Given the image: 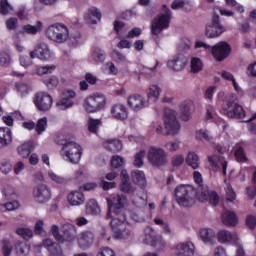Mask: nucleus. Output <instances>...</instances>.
I'll return each mask as SVG.
<instances>
[{
    "mask_svg": "<svg viewBox=\"0 0 256 256\" xmlns=\"http://www.w3.org/2000/svg\"><path fill=\"white\" fill-rule=\"evenodd\" d=\"M225 97V98H223ZM218 99L223 101L222 103V113L223 115H227L229 119H244L245 118V110L243 106L237 104L235 100L237 96L234 94H228L225 96V93L220 92L218 94Z\"/></svg>",
    "mask_w": 256,
    "mask_h": 256,
    "instance_id": "f257e3e1",
    "label": "nucleus"
},
{
    "mask_svg": "<svg viewBox=\"0 0 256 256\" xmlns=\"http://www.w3.org/2000/svg\"><path fill=\"white\" fill-rule=\"evenodd\" d=\"M56 143L58 145H62L61 155L64 157L66 161L77 165L79 161H81V155L83 150L81 149V145L66 139L65 136L60 135L58 136Z\"/></svg>",
    "mask_w": 256,
    "mask_h": 256,
    "instance_id": "f03ea898",
    "label": "nucleus"
},
{
    "mask_svg": "<svg viewBox=\"0 0 256 256\" xmlns=\"http://www.w3.org/2000/svg\"><path fill=\"white\" fill-rule=\"evenodd\" d=\"M196 49H205V51H210L216 61H225L227 57L231 55V45L225 41L219 42L218 44L211 47V45L198 40L195 43Z\"/></svg>",
    "mask_w": 256,
    "mask_h": 256,
    "instance_id": "7ed1b4c3",
    "label": "nucleus"
},
{
    "mask_svg": "<svg viewBox=\"0 0 256 256\" xmlns=\"http://www.w3.org/2000/svg\"><path fill=\"white\" fill-rule=\"evenodd\" d=\"M194 181L197 183V185H200V201H208L210 205H213V207H217L219 205V194H217L216 191H210L208 186H203L201 183H203V177L198 171H195L193 173Z\"/></svg>",
    "mask_w": 256,
    "mask_h": 256,
    "instance_id": "20e7f679",
    "label": "nucleus"
},
{
    "mask_svg": "<svg viewBox=\"0 0 256 256\" xmlns=\"http://www.w3.org/2000/svg\"><path fill=\"white\" fill-rule=\"evenodd\" d=\"M46 37L55 43H65L69 39V29L63 23H55L45 31Z\"/></svg>",
    "mask_w": 256,
    "mask_h": 256,
    "instance_id": "39448f33",
    "label": "nucleus"
},
{
    "mask_svg": "<svg viewBox=\"0 0 256 256\" xmlns=\"http://www.w3.org/2000/svg\"><path fill=\"white\" fill-rule=\"evenodd\" d=\"M176 203L180 207H193L195 205V198H193V188L187 185H179L175 188Z\"/></svg>",
    "mask_w": 256,
    "mask_h": 256,
    "instance_id": "423d86ee",
    "label": "nucleus"
},
{
    "mask_svg": "<svg viewBox=\"0 0 256 256\" xmlns=\"http://www.w3.org/2000/svg\"><path fill=\"white\" fill-rule=\"evenodd\" d=\"M164 14L157 16L151 23V34L157 37L163 29H169V24L171 23L172 13L167 5H163Z\"/></svg>",
    "mask_w": 256,
    "mask_h": 256,
    "instance_id": "0eeeda50",
    "label": "nucleus"
},
{
    "mask_svg": "<svg viewBox=\"0 0 256 256\" xmlns=\"http://www.w3.org/2000/svg\"><path fill=\"white\" fill-rule=\"evenodd\" d=\"M164 125L166 135H179V132L181 131V124L177 121V113L171 108L164 109Z\"/></svg>",
    "mask_w": 256,
    "mask_h": 256,
    "instance_id": "6e6552de",
    "label": "nucleus"
},
{
    "mask_svg": "<svg viewBox=\"0 0 256 256\" xmlns=\"http://www.w3.org/2000/svg\"><path fill=\"white\" fill-rule=\"evenodd\" d=\"M147 159L152 167H165L168 163L167 152L163 148L150 147L147 154Z\"/></svg>",
    "mask_w": 256,
    "mask_h": 256,
    "instance_id": "1a4fd4ad",
    "label": "nucleus"
},
{
    "mask_svg": "<svg viewBox=\"0 0 256 256\" xmlns=\"http://www.w3.org/2000/svg\"><path fill=\"white\" fill-rule=\"evenodd\" d=\"M107 98L103 94H94L84 100V109L87 113H97L105 107Z\"/></svg>",
    "mask_w": 256,
    "mask_h": 256,
    "instance_id": "9d476101",
    "label": "nucleus"
},
{
    "mask_svg": "<svg viewBox=\"0 0 256 256\" xmlns=\"http://www.w3.org/2000/svg\"><path fill=\"white\" fill-rule=\"evenodd\" d=\"M204 33L208 39H215V37H219L222 33H225V27L221 25L219 14H213L211 23L206 25Z\"/></svg>",
    "mask_w": 256,
    "mask_h": 256,
    "instance_id": "9b49d317",
    "label": "nucleus"
},
{
    "mask_svg": "<svg viewBox=\"0 0 256 256\" xmlns=\"http://www.w3.org/2000/svg\"><path fill=\"white\" fill-rule=\"evenodd\" d=\"M108 213H125V203H127V197L123 194H118L112 199H107Z\"/></svg>",
    "mask_w": 256,
    "mask_h": 256,
    "instance_id": "f8f14e48",
    "label": "nucleus"
},
{
    "mask_svg": "<svg viewBox=\"0 0 256 256\" xmlns=\"http://www.w3.org/2000/svg\"><path fill=\"white\" fill-rule=\"evenodd\" d=\"M106 219H111L110 227L114 235L119 233L125 227V221H127L125 213L115 214V213L107 212Z\"/></svg>",
    "mask_w": 256,
    "mask_h": 256,
    "instance_id": "ddd939ff",
    "label": "nucleus"
},
{
    "mask_svg": "<svg viewBox=\"0 0 256 256\" xmlns=\"http://www.w3.org/2000/svg\"><path fill=\"white\" fill-rule=\"evenodd\" d=\"M34 105L38 111H49L53 105V97L45 92H39L35 95Z\"/></svg>",
    "mask_w": 256,
    "mask_h": 256,
    "instance_id": "4468645a",
    "label": "nucleus"
},
{
    "mask_svg": "<svg viewBox=\"0 0 256 256\" xmlns=\"http://www.w3.org/2000/svg\"><path fill=\"white\" fill-rule=\"evenodd\" d=\"M31 59H40V61H49L51 59V50L49 49V45L44 42H40L36 48L30 52Z\"/></svg>",
    "mask_w": 256,
    "mask_h": 256,
    "instance_id": "2eb2a0df",
    "label": "nucleus"
},
{
    "mask_svg": "<svg viewBox=\"0 0 256 256\" xmlns=\"http://www.w3.org/2000/svg\"><path fill=\"white\" fill-rule=\"evenodd\" d=\"M33 195L37 203L45 204L51 199V188L41 184L34 189Z\"/></svg>",
    "mask_w": 256,
    "mask_h": 256,
    "instance_id": "dca6fc26",
    "label": "nucleus"
},
{
    "mask_svg": "<svg viewBox=\"0 0 256 256\" xmlns=\"http://www.w3.org/2000/svg\"><path fill=\"white\" fill-rule=\"evenodd\" d=\"M76 93L73 90H66L64 92V98H61L57 103L56 107L60 111H65V109H69V107H73V100L76 97Z\"/></svg>",
    "mask_w": 256,
    "mask_h": 256,
    "instance_id": "f3484780",
    "label": "nucleus"
},
{
    "mask_svg": "<svg viewBox=\"0 0 256 256\" xmlns=\"http://www.w3.org/2000/svg\"><path fill=\"white\" fill-rule=\"evenodd\" d=\"M208 160L213 167V171H222L223 175H227V161L223 156H210Z\"/></svg>",
    "mask_w": 256,
    "mask_h": 256,
    "instance_id": "a211bd4d",
    "label": "nucleus"
},
{
    "mask_svg": "<svg viewBox=\"0 0 256 256\" xmlns=\"http://www.w3.org/2000/svg\"><path fill=\"white\" fill-rule=\"evenodd\" d=\"M185 65H187V57L182 54H178L167 62V67L170 68L171 71H183Z\"/></svg>",
    "mask_w": 256,
    "mask_h": 256,
    "instance_id": "6ab92c4d",
    "label": "nucleus"
},
{
    "mask_svg": "<svg viewBox=\"0 0 256 256\" xmlns=\"http://www.w3.org/2000/svg\"><path fill=\"white\" fill-rule=\"evenodd\" d=\"M95 241V234L91 231H84L78 236V245L80 249H89Z\"/></svg>",
    "mask_w": 256,
    "mask_h": 256,
    "instance_id": "aec40b11",
    "label": "nucleus"
},
{
    "mask_svg": "<svg viewBox=\"0 0 256 256\" xmlns=\"http://www.w3.org/2000/svg\"><path fill=\"white\" fill-rule=\"evenodd\" d=\"M177 256H193L195 255V245L191 242H182L176 246Z\"/></svg>",
    "mask_w": 256,
    "mask_h": 256,
    "instance_id": "412c9836",
    "label": "nucleus"
},
{
    "mask_svg": "<svg viewBox=\"0 0 256 256\" xmlns=\"http://www.w3.org/2000/svg\"><path fill=\"white\" fill-rule=\"evenodd\" d=\"M34 149H35V142L29 140L19 145L16 151L20 157H22L23 159H27V157H29L31 153H33Z\"/></svg>",
    "mask_w": 256,
    "mask_h": 256,
    "instance_id": "4be33fe9",
    "label": "nucleus"
},
{
    "mask_svg": "<svg viewBox=\"0 0 256 256\" xmlns=\"http://www.w3.org/2000/svg\"><path fill=\"white\" fill-rule=\"evenodd\" d=\"M217 239L219 243H236L239 241L237 233H231L227 230H220L217 234Z\"/></svg>",
    "mask_w": 256,
    "mask_h": 256,
    "instance_id": "5701e85b",
    "label": "nucleus"
},
{
    "mask_svg": "<svg viewBox=\"0 0 256 256\" xmlns=\"http://www.w3.org/2000/svg\"><path fill=\"white\" fill-rule=\"evenodd\" d=\"M128 105L133 111H140L145 107V99L139 94H134L128 98Z\"/></svg>",
    "mask_w": 256,
    "mask_h": 256,
    "instance_id": "b1692460",
    "label": "nucleus"
},
{
    "mask_svg": "<svg viewBox=\"0 0 256 256\" xmlns=\"http://www.w3.org/2000/svg\"><path fill=\"white\" fill-rule=\"evenodd\" d=\"M10 143H13V134L9 128H0V149L9 147Z\"/></svg>",
    "mask_w": 256,
    "mask_h": 256,
    "instance_id": "393cba45",
    "label": "nucleus"
},
{
    "mask_svg": "<svg viewBox=\"0 0 256 256\" xmlns=\"http://www.w3.org/2000/svg\"><path fill=\"white\" fill-rule=\"evenodd\" d=\"M42 245L45 249H47V251H49L50 256L57 255L63 251L61 249V245H59L57 242H54L51 238L43 240Z\"/></svg>",
    "mask_w": 256,
    "mask_h": 256,
    "instance_id": "a878e982",
    "label": "nucleus"
},
{
    "mask_svg": "<svg viewBox=\"0 0 256 256\" xmlns=\"http://www.w3.org/2000/svg\"><path fill=\"white\" fill-rule=\"evenodd\" d=\"M68 203L74 207L83 205L85 203V196L80 191H72L68 194Z\"/></svg>",
    "mask_w": 256,
    "mask_h": 256,
    "instance_id": "bb28decb",
    "label": "nucleus"
},
{
    "mask_svg": "<svg viewBox=\"0 0 256 256\" xmlns=\"http://www.w3.org/2000/svg\"><path fill=\"white\" fill-rule=\"evenodd\" d=\"M200 239L205 245H215V231L209 228L200 230Z\"/></svg>",
    "mask_w": 256,
    "mask_h": 256,
    "instance_id": "cd10ccee",
    "label": "nucleus"
},
{
    "mask_svg": "<svg viewBox=\"0 0 256 256\" xmlns=\"http://www.w3.org/2000/svg\"><path fill=\"white\" fill-rule=\"evenodd\" d=\"M222 222L228 227H235L237 225V214L231 210H225L222 213Z\"/></svg>",
    "mask_w": 256,
    "mask_h": 256,
    "instance_id": "c85d7f7f",
    "label": "nucleus"
},
{
    "mask_svg": "<svg viewBox=\"0 0 256 256\" xmlns=\"http://www.w3.org/2000/svg\"><path fill=\"white\" fill-rule=\"evenodd\" d=\"M103 147L110 153H119L123 149V143L120 140H107L103 143Z\"/></svg>",
    "mask_w": 256,
    "mask_h": 256,
    "instance_id": "c756f323",
    "label": "nucleus"
},
{
    "mask_svg": "<svg viewBox=\"0 0 256 256\" xmlns=\"http://www.w3.org/2000/svg\"><path fill=\"white\" fill-rule=\"evenodd\" d=\"M111 113L115 119H127V108L122 104L114 105Z\"/></svg>",
    "mask_w": 256,
    "mask_h": 256,
    "instance_id": "7c9ffc66",
    "label": "nucleus"
},
{
    "mask_svg": "<svg viewBox=\"0 0 256 256\" xmlns=\"http://www.w3.org/2000/svg\"><path fill=\"white\" fill-rule=\"evenodd\" d=\"M179 117L182 121L191 119V103L183 102L179 107Z\"/></svg>",
    "mask_w": 256,
    "mask_h": 256,
    "instance_id": "2f4dec72",
    "label": "nucleus"
},
{
    "mask_svg": "<svg viewBox=\"0 0 256 256\" xmlns=\"http://www.w3.org/2000/svg\"><path fill=\"white\" fill-rule=\"evenodd\" d=\"M92 17H95L98 21H101V11L97 9L96 7H91L88 11V14L85 16V20L90 25H96L97 20H94Z\"/></svg>",
    "mask_w": 256,
    "mask_h": 256,
    "instance_id": "473e14b6",
    "label": "nucleus"
},
{
    "mask_svg": "<svg viewBox=\"0 0 256 256\" xmlns=\"http://www.w3.org/2000/svg\"><path fill=\"white\" fill-rule=\"evenodd\" d=\"M132 181L135 185H139V187H145V185H147V180L145 179V173L143 171L134 170L132 172Z\"/></svg>",
    "mask_w": 256,
    "mask_h": 256,
    "instance_id": "72a5a7b5",
    "label": "nucleus"
},
{
    "mask_svg": "<svg viewBox=\"0 0 256 256\" xmlns=\"http://www.w3.org/2000/svg\"><path fill=\"white\" fill-rule=\"evenodd\" d=\"M86 213L87 215H99L101 213V208L97 200L91 199L86 203Z\"/></svg>",
    "mask_w": 256,
    "mask_h": 256,
    "instance_id": "f704fd0d",
    "label": "nucleus"
},
{
    "mask_svg": "<svg viewBox=\"0 0 256 256\" xmlns=\"http://www.w3.org/2000/svg\"><path fill=\"white\" fill-rule=\"evenodd\" d=\"M43 29V23L38 21L35 26L31 24H27L23 26L22 31L23 33H27L28 35H37Z\"/></svg>",
    "mask_w": 256,
    "mask_h": 256,
    "instance_id": "c9c22d12",
    "label": "nucleus"
},
{
    "mask_svg": "<svg viewBox=\"0 0 256 256\" xmlns=\"http://www.w3.org/2000/svg\"><path fill=\"white\" fill-rule=\"evenodd\" d=\"M107 58V54L103 49L99 47H95L92 52V59L95 63H105V59Z\"/></svg>",
    "mask_w": 256,
    "mask_h": 256,
    "instance_id": "e433bc0d",
    "label": "nucleus"
},
{
    "mask_svg": "<svg viewBox=\"0 0 256 256\" xmlns=\"http://www.w3.org/2000/svg\"><path fill=\"white\" fill-rule=\"evenodd\" d=\"M87 125L88 131L97 135V133H99V127L103 125V122H101V119L89 118L87 121Z\"/></svg>",
    "mask_w": 256,
    "mask_h": 256,
    "instance_id": "4c0bfd02",
    "label": "nucleus"
},
{
    "mask_svg": "<svg viewBox=\"0 0 256 256\" xmlns=\"http://www.w3.org/2000/svg\"><path fill=\"white\" fill-rule=\"evenodd\" d=\"M147 95L149 101L155 103L159 99V95H161V88L158 85H152L149 87Z\"/></svg>",
    "mask_w": 256,
    "mask_h": 256,
    "instance_id": "58836bf2",
    "label": "nucleus"
},
{
    "mask_svg": "<svg viewBox=\"0 0 256 256\" xmlns=\"http://www.w3.org/2000/svg\"><path fill=\"white\" fill-rule=\"evenodd\" d=\"M133 237V232L125 228V226L123 229H121L119 232H116V234L114 235L115 239H124L125 241H131Z\"/></svg>",
    "mask_w": 256,
    "mask_h": 256,
    "instance_id": "ea45409f",
    "label": "nucleus"
},
{
    "mask_svg": "<svg viewBox=\"0 0 256 256\" xmlns=\"http://www.w3.org/2000/svg\"><path fill=\"white\" fill-rule=\"evenodd\" d=\"M186 163L192 169H199V156L195 154V152H189L186 157Z\"/></svg>",
    "mask_w": 256,
    "mask_h": 256,
    "instance_id": "a19ab883",
    "label": "nucleus"
},
{
    "mask_svg": "<svg viewBox=\"0 0 256 256\" xmlns=\"http://www.w3.org/2000/svg\"><path fill=\"white\" fill-rule=\"evenodd\" d=\"M234 155L237 161H247V156H245V150L243 149V144L241 143L234 146Z\"/></svg>",
    "mask_w": 256,
    "mask_h": 256,
    "instance_id": "79ce46f5",
    "label": "nucleus"
},
{
    "mask_svg": "<svg viewBox=\"0 0 256 256\" xmlns=\"http://www.w3.org/2000/svg\"><path fill=\"white\" fill-rule=\"evenodd\" d=\"M120 190L122 191V193H127L128 195H133V193H135V191H137V188L132 186L131 182H129V180H126V181L124 180L120 184Z\"/></svg>",
    "mask_w": 256,
    "mask_h": 256,
    "instance_id": "37998d69",
    "label": "nucleus"
},
{
    "mask_svg": "<svg viewBox=\"0 0 256 256\" xmlns=\"http://www.w3.org/2000/svg\"><path fill=\"white\" fill-rule=\"evenodd\" d=\"M11 11H13V6L9 4V0H0L1 15H10Z\"/></svg>",
    "mask_w": 256,
    "mask_h": 256,
    "instance_id": "c03bdc74",
    "label": "nucleus"
},
{
    "mask_svg": "<svg viewBox=\"0 0 256 256\" xmlns=\"http://www.w3.org/2000/svg\"><path fill=\"white\" fill-rule=\"evenodd\" d=\"M191 71L192 73H199L203 71V62L199 58H192L191 60Z\"/></svg>",
    "mask_w": 256,
    "mask_h": 256,
    "instance_id": "a18cd8bd",
    "label": "nucleus"
},
{
    "mask_svg": "<svg viewBox=\"0 0 256 256\" xmlns=\"http://www.w3.org/2000/svg\"><path fill=\"white\" fill-rule=\"evenodd\" d=\"M112 58L116 63L120 65H123V63H127V57L124 56V54L119 52L118 50L112 51Z\"/></svg>",
    "mask_w": 256,
    "mask_h": 256,
    "instance_id": "49530a36",
    "label": "nucleus"
},
{
    "mask_svg": "<svg viewBox=\"0 0 256 256\" xmlns=\"http://www.w3.org/2000/svg\"><path fill=\"white\" fill-rule=\"evenodd\" d=\"M13 170V165H11V161L9 160H1L0 161V171L4 173V175H8Z\"/></svg>",
    "mask_w": 256,
    "mask_h": 256,
    "instance_id": "de8ad7c7",
    "label": "nucleus"
},
{
    "mask_svg": "<svg viewBox=\"0 0 256 256\" xmlns=\"http://www.w3.org/2000/svg\"><path fill=\"white\" fill-rule=\"evenodd\" d=\"M57 69V66L55 65H46V66H41L36 69V73L38 75H47L49 73H53Z\"/></svg>",
    "mask_w": 256,
    "mask_h": 256,
    "instance_id": "09e8293b",
    "label": "nucleus"
},
{
    "mask_svg": "<svg viewBox=\"0 0 256 256\" xmlns=\"http://www.w3.org/2000/svg\"><path fill=\"white\" fill-rule=\"evenodd\" d=\"M43 83L49 89H55V87L59 85V78H57L56 76H50L49 78L43 79Z\"/></svg>",
    "mask_w": 256,
    "mask_h": 256,
    "instance_id": "8fccbe9b",
    "label": "nucleus"
},
{
    "mask_svg": "<svg viewBox=\"0 0 256 256\" xmlns=\"http://www.w3.org/2000/svg\"><path fill=\"white\" fill-rule=\"evenodd\" d=\"M2 253L4 256H11V253H13V244H11V241H2Z\"/></svg>",
    "mask_w": 256,
    "mask_h": 256,
    "instance_id": "3c124183",
    "label": "nucleus"
},
{
    "mask_svg": "<svg viewBox=\"0 0 256 256\" xmlns=\"http://www.w3.org/2000/svg\"><path fill=\"white\" fill-rule=\"evenodd\" d=\"M132 203L135 205V207H138V209H143V207H147V198L134 196L132 198Z\"/></svg>",
    "mask_w": 256,
    "mask_h": 256,
    "instance_id": "603ef678",
    "label": "nucleus"
},
{
    "mask_svg": "<svg viewBox=\"0 0 256 256\" xmlns=\"http://www.w3.org/2000/svg\"><path fill=\"white\" fill-rule=\"evenodd\" d=\"M51 233H52L54 239L56 241H58V243H65V237H63V235H61V233L59 232V226H57L55 224L52 225Z\"/></svg>",
    "mask_w": 256,
    "mask_h": 256,
    "instance_id": "864d4df0",
    "label": "nucleus"
},
{
    "mask_svg": "<svg viewBox=\"0 0 256 256\" xmlns=\"http://www.w3.org/2000/svg\"><path fill=\"white\" fill-rule=\"evenodd\" d=\"M48 176L51 181H53L54 183H58V185H65V183H67V179H65V177L59 176L52 171L48 172Z\"/></svg>",
    "mask_w": 256,
    "mask_h": 256,
    "instance_id": "5fc2aeb1",
    "label": "nucleus"
},
{
    "mask_svg": "<svg viewBox=\"0 0 256 256\" xmlns=\"http://www.w3.org/2000/svg\"><path fill=\"white\" fill-rule=\"evenodd\" d=\"M111 165L113 169H120V167H123V165H125V159H123V157L119 155L113 156L111 159Z\"/></svg>",
    "mask_w": 256,
    "mask_h": 256,
    "instance_id": "6e6d98bb",
    "label": "nucleus"
},
{
    "mask_svg": "<svg viewBox=\"0 0 256 256\" xmlns=\"http://www.w3.org/2000/svg\"><path fill=\"white\" fill-rule=\"evenodd\" d=\"M145 158V150H140L138 153L135 154L134 157V166L135 167H143V159Z\"/></svg>",
    "mask_w": 256,
    "mask_h": 256,
    "instance_id": "4d7b16f0",
    "label": "nucleus"
},
{
    "mask_svg": "<svg viewBox=\"0 0 256 256\" xmlns=\"http://www.w3.org/2000/svg\"><path fill=\"white\" fill-rule=\"evenodd\" d=\"M17 235L23 237V239H31L33 237V231L29 228H18L16 230Z\"/></svg>",
    "mask_w": 256,
    "mask_h": 256,
    "instance_id": "13d9d810",
    "label": "nucleus"
},
{
    "mask_svg": "<svg viewBox=\"0 0 256 256\" xmlns=\"http://www.w3.org/2000/svg\"><path fill=\"white\" fill-rule=\"evenodd\" d=\"M254 185L250 186L247 188V194L250 199H255L256 197V171L253 174V179H252Z\"/></svg>",
    "mask_w": 256,
    "mask_h": 256,
    "instance_id": "bf43d9fd",
    "label": "nucleus"
},
{
    "mask_svg": "<svg viewBox=\"0 0 256 256\" xmlns=\"http://www.w3.org/2000/svg\"><path fill=\"white\" fill-rule=\"evenodd\" d=\"M16 251L18 255H29L30 247L27 245V243H19L16 246Z\"/></svg>",
    "mask_w": 256,
    "mask_h": 256,
    "instance_id": "052dcab7",
    "label": "nucleus"
},
{
    "mask_svg": "<svg viewBox=\"0 0 256 256\" xmlns=\"http://www.w3.org/2000/svg\"><path fill=\"white\" fill-rule=\"evenodd\" d=\"M11 63V56L7 52L0 53V67H7Z\"/></svg>",
    "mask_w": 256,
    "mask_h": 256,
    "instance_id": "680f3d73",
    "label": "nucleus"
},
{
    "mask_svg": "<svg viewBox=\"0 0 256 256\" xmlns=\"http://www.w3.org/2000/svg\"><path fill=\"white\" fill-rule=\"evenodd\" d=\"M45 129H47V118L39 119L36 124V131L38 135H41Z\"/></svg>",
    "mask_w": 256,
    "mask_h": 256,
    "instance_id": "e2e57ef3",
    "label": "nucleus"
},
{
    "mask_svg": "<svg viewBox=\"0 0 256 256\" xmlns=\"http://www.w3.org/2000/svg\"><path fill=\"white\" fill-rule=\"evenodd\" d=\"M181 145V141L179 140H174V141H169L165 144V147L168 151H179V147Z\"/></svg>",
    "mask_w": 256,
    "mask_h": 256,
    "instance_id": "0e129e2a",
    "label": "nucleus"
},
{
    "mask_svg": "<svg viewBox=\"0 0 256 256\" xmlns=\"http://www.w3.org/2000/svg\"><path fill=\"white\" fill-rule=\"evenodd\" d=\"M196 139H199L200 141H211V136L208 131L199 130L196 132Z\"/></svg>",
    "mask_w": 256,
    "mask_h": 256,
    "instance_id": "69168bd1",
    "label": "nucleus"
},
{
    "mask_svg": "<svg viewBox=\"0 0 256 256\" xmlns=\"http://www.w3.org/2000/svg\"><path fill=\"white\" fill-rule=\"evenodd\" d=\"M96 256H116L115 251L109 247H102L99 249Z\"/></svg>",
    "mask_w": 256,
    "mask_h": 256,
    "instance_id": "338daca9",
    "label": "nucleus"
},
{
    "mask_svg": "<svg viewBox=\"0 0 256 256\" xmlns=\"http://www.w3.org/2000/svg\"><path fill=\"white\" fill-rule=\"evenodd\" d=\"M2 193L6 199H13V197H15V188L12 186H7L3 189Z\"/></svg>",
    "mask_w": 256,
    "mask_h": 256,
    "instance_id": "774afa93",
    "label": "nucleus"
}]
</instances>
